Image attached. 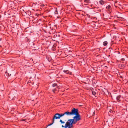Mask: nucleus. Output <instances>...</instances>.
Segmentation results:
<instances>
[{"mask_svg":"<svg viewBox=\"0 0 128 128\" xmlns=\"http://www.w3.org/2000/svg\"><path fill=\"white\" fill-rule=\"evenodd\" d=\"M75 124L72 119L68 120L66 122L64 126L65 128H73V125Z\"/></svg>","mask_w":128,"mask_h":128,"instance_id":"f257e3e1","label":"nucleus"},{"mask_svg":"<svg viewBox=\"0 0 128 128\" xmlns=\"http://www.w3.org/2000/svg\"><path fill=\"white\" fill-rule=\"evenodd\" d=\"M75 124H76L78 122L81 120L80 115L79 114L76 115L72 119Z\"/></svg>","mask_w":128,"mask_h":128,"instance_id":"f03ea898","label":"nucleus"},{"mask_svg":"<svg viewBox=\"0 0 128 128\" xmlns=\"http://www.w3.org/2000/svg\"><path fill=\"white\" fill-rule=\"evenodd\" d=\"M71 115H75L79 114L78 109H76L74 108H73L71 110Z\"/></svg>","mask_w":128,"mask_h":128,"instance_id":"7ed1b4c3","label":"nucleus"},{"mask_svg":"<svg viewBox=\"0 0 128 128\" xmlns=\"http://www.w3.org/2000/svg\"><path fill=\"white\" fill-rule=\"evenodd\" d=\"M32 4V10L34 11H37L39 10V5L37 3L36 4L33 3Z\"/></svg>","mask_w":128,"mask_h":128,"instance_id":"20e7f679","label":"nucleus"},{"mask_svg":"<svg viewBox=\"0 0 128 128\" xmlns=\"http://www.w3.org/2000/svg\"><path fill=\"white\" fill-rule=\"evenodd\" d=\"M63 72L64 73L70 75H72V72L69 71L68 70H64Z\"/></svg>","mask_w":128,"mask_h":128,"instance_id":"39448f33","label":"nucleus"},{"mask_svg":"<svg viewBox=\"0 0 128 128\" xmlns=\"http://www.w3.org/2000/svg\"><path fill=\"white\" fill-rule=\"evenodd\" d=\"M106 8L110 12L112 10V8L110 5L107 6L106 7Z\"/></svg>","mask_w":128,"mask_h":128,"instance_id":"423d86ee","label":"nucleus"},{"mask_svg":"<svg viewBox=\"0 0 128 128\" xmlns=\"http://www.w3.org/2000/svg\"><path fill=\"white\" fill-rule=\"evenodd\" d=\"M100 4L101 5H103L105 4L106 2L103 0H100L99 1Z\"/></svg>","mask_w":128,"mask_h":128,"instance_id":"0eeeda50","label":"nucleus"},{"mask_svg":"<svg viewBox=\"0 0 128 128\" xmlns=\"http://www.w3.org/2000/svg\"><path fill=\"white\" fill-rule=\"evenodd\" d=\"M58 113H56V114L54 116V117H53V120H54V119H59L60 118H56V117H58Z\"/></svg>","mask_w":128,"mask_h":128,"instance_id":"6e6552de","label":"nucleus"},{"mask_svg":"<svg viewBox=\"0 0 128 128\" xmlns=\"http://www.w3.org/2000/svg\"><path fill=\"white\" fill-rule=\"evenodd\" d=\"M64 113V115L65 114H66L67 116L71 115V112H69L68 111L65 112Z\"/></svg>","mask_w":128,"mask_h":128,"instance_id":"1a4fd4ad","label":"nucleus"},{"mask_svg":"<svg viewBox=\"0 0 128 128\" xmlns=\"http://www.w3.org/2000/svg\"><path fill=\"white\" fill-rule=\"evenodd\" d=\"M98 10L100 12H101L102 10H103V8L101 6L98 7Z\"/></svg>","mask_w":128,"mask_h":128,"instance_id":"9d476101","label":"nucleus"},{"mask_svg":"<svg viewBox=\"0 0 128 128\" xmlns=\"http://www.w3.org/2000/svg\"><path fill=\"white\" fill-rule=\"evenodd\" d=\"M120 95L119 96H117L116 98V99L117 100V101L118 102H120Z\"/></svg>","mask_w":128,"mask_h":128,"instance_id":"9b49d317","label":"nucleus"},{"mask_svg":"<svg viewBox=\"0 0 128 128\" xmlns=\"http://www.w3.org/2000/svg\"><path fill=\"white\" fill-rule=\"evenodd\" d=\"M58 117H56V118H60V117L64 116V113H62V114H58Z\"/></svg>","mask_w":128,"mask_h":128,"instance_id":"f8f14e48","label":"nucleus"},{"mask_svg":"<svg viewBox=\"0 0 128 128\" xmlns=\"http://www.w3.org/2000/svg\"><path fill=\"white\" fill-rule=\"evenodd\" d=\"M108 43V42L107 41H104L103 43V45L104 46H106L107 45Z\"/></svg>","mask_w":128,"mask_h":128,"instance_id":"ddd939ff","label":"nucleus"},{"mask_svg":"<svg viewBox=\"0 0 128 128\" xmlns=\"http://www.w3.org/2000/svg\"><path fill=\"white\" fill-rule=\"evenodd\" d=\"M54 120H53L52 119V123H51L50 124H49L46 127H48V126H51L54 123Z\"/></svg>","mask_w":128,"mask_h":128,"instance_id":"4468645a","label":"nucleus"},{"mask_svg":"<svg viewBox=\"0 0 128 128\" xmlns=\"http://www.w3.org/2000/svg\"><path fill=\"white\" fill-rule=\"evenodd\" d=\"M57 86V84L56 83H54V84H52V86L53 87H55V86Z\"/></svg>","mask_w":128,"mask_h":128,"instance_id":"2eb2a0df","label":"nucleus"},{"mask_svg":"<svg viewBox=\"0 0 128 128\" xmlns=\"http://www.w3.org/2000/svg\"><path fill=\"white\" fill-rule=\"evenodd\" d=\"M92 94L93 95L95 96L96 95V93L95 92L93 91L92 92Z\"/></svg>","mask_w":128,"mask_h":128,"instance_id":"dca6fc26","label":"nucleus"},{"mask_svg":"<svg viewBox=\"0 0 128 128\" xmlns=\"http://www.w3.org/2000/svg\"><path fill=\"white\" fill-rule=\"evenodd\" d=\"M36 48L35 47L32 46V50H38V49H37V48Z\"/></svg>","mask_w":128,"mask_h":128,"instance_id":"f3484780","label":"nucleus"},{"mask_svg":"<svg viewBox=\"0 0 128 128\" xmlns=\"http://www.w3.org/2000/svg\"><path fill=\"white\" fill-rule=\"evenodd\" d=\"M118 8L121 10L123 8L121 6H119L118 7Z\"/></svg>","mask_w":128,"mask_h":128,"instance_id":"a211bd4d","label":"nucleus"},{"mask_svg":"<svg viewBox=\"0 0 128 128\" xmlns=\"http://www.w3.org/2000/svg\"><path fill=\"white\" fill-rule=\"evenodd\" d=\"M60 122L61 123H62V124H64L65 123V122H64L62 121V120H60Z\"/></svg>","mask_w":128,"mask_h":128,"instance_id":"6ab92c4d","label":"nucleus"},{"mask_svg":"<svg viewBox=\"0 0 128 128\" xmlns=\"http://www.w3.org/2000/svg\"><path fill=\"white\" fill-rule=\"evenodd\" d=\"M121 60L122 61H124V58H121Z\"/></svg>","mask_w":128,"mask_h":128,"instance_id":"aec40b11","label":"nucleus"},{"mask_svg":"<svg viewBox=\"0 0 128 128\" xmlns=\"http://www.w3.org/2000/svg\"><path fill=\"white\" fill-rule=\"evenodd\" d=\"M55 13L56 14H58V11H57L56 10V11L55 12Z\"/></svg>","mask_w":128,"mask_h":128,"instance_id":"412c9836","label":"nucleus"},{"mask_svg":"<svg viewBox=\"0 0 128 128\" xmlns=\"http://www.w3.org/2000/svg\"><path fill=\"white\" fill-rule=\"evenodd\" d=\"M31 81H28V84H29V85H30V84H29V83H30L31 82Z\"/></svg>","mask_w":128,"mask_h":128,"instance_id":"4be33fe9","label":"nucleus"},{"mask_svg":"<svg viewBox=\"0 0 128 128\" xmlns=\"http://www.w3.org/2000/svg\"><path fill=\"white\" fill-rule=\"evenodd\" d=\"M38 15H39L38 14H36V16L37 17H38Z\"/></svg>","mask_w":128,"mask_h":128,"instance_id":"5701e85b","label":"nucleus"},{"mask_svg":"<svg viewBox=\"0 0 128 128\" xmlns=\"http://www.w3.org/2000/svg\"><path fill=\"white\" fill-rule=\"evenodd\" d=\"M59 74V73L58 74H57V75H56V78H58V75Z\"/></svg>","mask_w":128,"mask_h":128,"instance_id":"b1692460","label":"nucleus"},{"mask_svg":"<svg viewBox=\"0 0 128 128\" xmlns=\"http://www.w3.org/2000/svg\"><path fill=\"white\" fill-rule=\"evenodd\" d=\"M36 64H36H33V65H32V66H35V65Z\"/></svg>","mask_w":128,"mask_h":128,"instance_id":"393cba45","label":"nucleus"},{"mask_svg":"<svg viewBox=\"0 0 128 128\" xmlns=\"http://www.w3.org/2000/svg\"><path fill=\"white\" fill-rule=\"evenodd\" d=\"M55 90H55V89H53V90H52L54 92L55 91Z\"/></svg>","mask_w":128,"mask_h":128,"instance_id":"a878e982","label":"nucleus"},{"mask_svg":"<svg viewBox=\"0 0 128 128\" xmlns=\"http://www.w3.org/2000/svg\"><path fill=\"white\" fill-rule=\"evenodd\" d=\"M44 4H42V5H41V6H44Z\"/></svg>","mask_w":128,"mask_h":128,"instance_id":"bb28decb","label":"nucleus"},{"mask_svg":"<svg viewBox=\"0 0 128 128\" xmlns=\"http://www.w3.org/2000/svg\"><path fill=\"white\" fill-rule=\"evenodd\" d=\"M117 18H122L121 17H117Z\"/></svg>","mask_w":128,"mask_h":128,"instance_id":"cd10ccee","label":"nucleus"},{"mask_svg":"<svg viewBox=\"0 0 128 128\" xmlns=\"http://www.w3.org/2000/svg\"><path fill=\"white\" fill-rule=\"evenodd\" d=\"M62 127L63 128V127H64V126L63 125H62Z\"/></svg>","mask_w":128,"mask_h":128,"instance_id":"c85d7f7f","label":"nucleus"},{"mask_svg":"<svg viewBox=\"0 0 128 128\" xmlns=\"http://www.w3.org/2000/svg\"><path fill=\"white\" fill-rule=\"evenodd\" d=\"M120 78H122V76H120Z\"/></svg>","mask_w":128,"mask_h":128,"instance_id":"c756f323","label":"nucleus"},{"mask_svg":"<svg viewBox=\"0 0 128 128\" xmlns=\"http://www.w3.org/2000/svg\"><path fill=\"white\" fill-rule=\"evenodd\" d=\"M55 47V46H54V45L53 46V47L54 48V47Z\"/></svg>","mask_w":128,"mask_h":128,"instance_id":"7c9ffc66","label":"nucleus"},{"mask_svg":"<svg viewBox=\"0 0 128 128\" xmlns=\"http://www.w3.org/2000/svg\"><path fill=\"white\" fill-rule=\"evenodd\" d=\"M34 44H33V45H34Z\"/></svg>","mask_w":128,"mask_h":128,"instance_id":"2f4dec72","label":"nucleus"},{"mask_svg":"<svg viewBox=\"0 0 128 128\" xmlns=\"http://www.w3.org/2000/svg\"><path fill=\"white\" fill-rule=\"evenodd\" d=\"M13 99H14V98H13L12 100H13Z\"/></svg>","mask_w":128,"mask_h":128,"instance_id":"473e14b6","label":"nucleus"},{"mask_svg":"<svg viewBox=\"0 0 128 128\" xmlns=\"http://www.w3.org/2000/svg\"><path fill=\"white\" fill-rule=\"evenodd\" d=\"M115 6L116 7V6Z\"/></svg>","mask_w":128,"mask_h":128,"instance_id":"72a5a7b5","label":"nucleus"}]
</instances>
